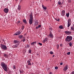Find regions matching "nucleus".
I'll use <instances>...</instances> for the list:
<instances>
[{
  "instance_id": "f257e3e1",
  "label": "nucleus",
  "mask_w": 74,
  "mask_h": 74,
  "mask_svg": "<svg viewBox=\"0 0 74 74\" xmlns=\"http://www.w3.org/2000/svg\"><path fill=\"white\" fill-rule=\"evenodd\" d=\"M1 66L5 71H7V65L4 62L1 63Z\"/></svg>"
},
{
  "instance_id": "f03ea898",
  "label": "nucleus",
  "mask_w": 74,
  "mask_h": 74,
  "mask_svg": "<svg viewBox=\"0 0 74 74\" xmlns=\"http://www.w3.org/2000/svg\"><path fill=\"white\" fill-rule=\"evenodd\" d=\"M73 39V37L71 36H68L66 37L65 39L66 41H68V42H70Z\"/></svg>"
},
{
  "instance_id": "7ed1b4c3",
  "label": "nucleus",
  "mask_w": 74,
  "mask_h": 74,
  "mask_svg": "<svg viewBox=\"0 0 74 74\" xmlns=\"http://www.w3.org/2000/svg\"><path fill=\"white\" fill-rule=\"evenodd\" d=\"M0 45L1 48L2 49H3V50H7V46H6L5 45H3L2 44H1Z\"/></svg>"
},
{
  "instance_id": "20e7f679",
  "label": "nucleus",
  "mask_w": 74,
  "mask_h": 74,
  "mask_svg": "<svg viewBox=\"0 0 74 74\" xmlns=\"http://www.w3.org/2000/svg\"><path fill=\"white\" fill-rule=\"evenodd\" d=\"M71 19L69 18L68 20V27H69L70 26H71Z\"/></svg>"
},
{
  "instance_id": "39448f33",
  "label": "nucleus",
  "mask_w": 74,
  "mask_h": 74,
  "mask_svg": "<svg viewBox=\"0 0 74 74\" xmlns=\"http://www.w3.org/2000/svg\"><path fill=\"white\" fill-rule=\"evenodd\" d=\"M64 33L67 35H71L72 34V32L71 31H66L64 32Z\"/></svg>"
},
{
  "instance_id": "423d86ee",
  "label": "nucleus",
  "mask_w": 74,
  "mask_h": 74,
  "mask_svg": "<svg viewBox=\"0 0 74 74\" xmlns=\"http://www.w3.org/2000/svg\"><path fill=\"white\" fill-rule=\"evenodd\" d=\"M21 34V32L20 31H18L16 32L14 34V36H17V35H20Z\"/></svg>"
},
{
  "instance_id": "0eeeda50",
  "label": "nucleus",
  "mask_w": 74,
  "mask_h": 74,
  "mask_svg": "<svg viewBox=\"0 0 74 74\" xmlns=\"http://www.w3.org/2000/svg\"><path fill=\"white\" fill-rule=\"evenodd\" d=\"M65 10H63L61 11V14L62 16H64V15H65Z\"/></svg>"
},
{
  "instance_id": "6e6552de",
  "label": "nucleus",
  "mask_w": 74,
  "mask_h": 74,
  "mask_svg": "<svg viewBox=\"0 0 74 74\" xmlns=\"http://www.w3.org/2000/svg\"><path fill=\"white\" fill-rule=\"evenodd\" d=\"M13 42L14 43V44H16L17 45L18 44V45H19V41L17 40H14Z\"/></svg>"
},
{
  "instance_id": "1a4fd4ad",
  "label": "nucleus",
  "mask_w": 74,
  "mask_h": 74,
  "mask_svg": "<svg viewBox=\"0 0 74 74\" xmlns=\"http://www.w3.org/2000/svg\"><path fill=\"white\" fill-rule=\"evenodd\" d=\"M67 69H68V65H66L64 67L63 70L64 71H66L67 70Z\"/></svg>"
},
{
  "instance_id": "9d476101",
  "label": "nucleus",
  "mask_w": 74,
  "mask_h": 74,
  "mask_svg": "<svg viewBox=\"0 0 74 74\" xmlns=\"http://www.w3.org/2000/svg\"><path fill=\"white\" fill-rule=\"evenodd\" d=\"M3 11L5 13H8V9L7 8H4Z\"/></svg>"
},
{
  "instance_id": "9b49d317",
  "label": "nucleus",
  "mask_w": 74,
  "mask_h": 74,
  "mask_svg": "<svg viewBox=\"0 0 74 74\" xmlns=\"http://www.w3.org/2000/svg\"><path fill=\"white\" fill-rule=\"evenodd\" d=\"M29 19H33V15L32 13H31V14L29 15Z\"/></svg>"
},
{
  "instance_id": "f8f14e48",
  "label": "nucleus",
  "mask_w": 74,
  "mask_h": 74,
  "mask_svg": "<svg viewBox=\"0 0 74 74\" xmlns=\"http://www.w3.org/2000/svg\"><path fill=\"white\" fill-rule=\"evenodd\" d=\"M48 40V38H45V39L42 41L43 43H45L46 41H47Z\"/></svg>"
},
{
  "instance_id": "ddd939ff",
  "label": "nucleus",
  "mask_w": 74,
  "mask_h": 74,
  "mask_svg": "<svg viewBox=\"0 0 74 74\" xmlns=\"http://www.w3.org/2000/svg\"><path fill=\"white\" fill-rule=\"evenodd\" d=\"M18 46H19V45H18V44L17 45L16 44L13 45L12 46V47L13 48H17Z\"/></svg>"
},
{
  "instance_id": "4468645a",
  "label": "nucleus",
  "mask_w": 74,
  "mask_h": 74,
  "mask_svg": "<svg viewBox=\"0 0 74 74\" xmlns=\"http://www.w3.org/2000/svg\"><path fill=\"white\" fill-rule=\"evenodd\" d=\"M49 36L51 38H53V34L52 33V32H51L49 34Z\"/></svg>"
},
{
  "instance_id": "2eb2a0df",
  "label": "nucleus",
  "mask_w": 74,
  "mask_h": 74,
  "mask_svg": "<svg viewBox=\"0 0 74 74\" xmlns=\"http://www.w3.org/2000/svg\"><path fill=\"white\" fill-rule=\"evenodd\" d=\"M29 23L30 24V25H31L33 23V19H29Z\"/></svg>"
},
{
  "instance_id": "dca6fc26",
  "label": "nucleus",
  "mask_w": 74,
  "mask_h": 74,
  "mask_svg": "<svg viewBox=\"0 0 74 74\" xmlns=\"http://www.w3.org/2000/svg\"><path fill=\"white\" fill-rule=\"evenodd\" d=\"M35 44H37V42L35 41L32 42L31 43V45H33V46H34Z\"/></svg>"
},
{
  "instance_id": "f3484780",
  "label": "nucleus",
  "mask_w": 74,
  "mask_h": 74,
  "mask_svg": "<svg viewBox=\"0 0 74 74\" xmlns=\"http://www.w3.org/2000/svg\"><path fill=\"white\" fill-rule=\"evenodd\" d=\"M42 7L45 11H46V10H47V7L45 6L44 5H42Z\"/></svg>"
},
{
  "instance_id": "a211bd4d",
  "label": "nucleus",
  "mask_w": 74,
  "mask_h": 74,
  "mask_svg": "<svg viewBox=\"0 0 74 74\" xmlns=\"http://www.w3.org/2000/svg\"><path fill=\"white\" fill-rule=\"evenodd\" d=\"M27 62L28 63V65H29V66H31L32 65V64L30 63V61H29V60H28Z\"/></svg>"
},
{
  "instance_id": "6ab92c4d",
  "label": "nucleus",
  "mask_w": 74,
  "mask_h": 74,
  "mask_svg": "<svg viewBox=\"0 0 74 74\" xmlns=\"http://www.w3.org/2000/svg\"><path fill=\"white\" fill-rule=\"evenodd\" d=\"M18 38L20 39H22L23 38V35H20L18 36Z\"/></svg>"
},
{
  "instance_id": "aec40b11",
  "label": "nucleus",
  "mask_w": 74,
  "mask_h": 74,
  "mask_svg": "<svg viewBox=\"0 0 74 74\" xmlns=\"http://www.w3.org/2000/svg\"><path fill=\"white\" fill-rule=\"evenodd\" d=\"M23 22L25 23V24H27V21L26 19H23Z\"/></svg>"
},
{
  "instance_id": "412c9836",
  "label": "nucleus",
  "mask_w": 74,
  "mask_h": 74,
  "mask_svg": "<svg viewBox=\"0 0 74 74\" xmlns=\"http://www.w3.org/2000/svg\"><path fill=\"white\" fill-rule=\"evenodd\" d=\"M3 56L5 58H8V56H7V54L5 53H4Z\"/></svg>"
},
{
  "instance_id": "4be33fe9",
  "label": "nucleus",
  "mask_w": 74,
  "mask_h": 74,
  "mask_svg": "<svg viewBox=\"0 0 74 74\" xmlns=\"http://www.w3.org/2000/svg\"><path fill=\"white\" fill-rule=\"evenodd\" d=\"M59 29H63V26L62 25H60L59 27Z\"/></svg>"
},
{
  "instance_id": "5701e85b",
  "label": "nucleus",
  "mask_w": 74,
  "mask_h": 74,
  "mask_svg": "<svg viewBox=\"0 0 74 74\" xmlns=\"http://www.w3.org/2000/svg\"><path fill=\"white\" fill-rule=\"evenodd\" d=\"M26 41V38H25V37H24V38L22 40V41L23 42H24Z\"/></svg>"
},
{
  "instance_id": "b1692460",
  "label": "nucleus",
  "mask_w": 74,
  "mask_h": 74,
  "mask_svg": "<svg viewBox=\"0 0 74 74\" xmlns=\"http://www.w3.org/2000/svg\"><path fill=\"white\" fill-rule=\"evenodd\" d=\"M20 72L21 74H23V72H24V71L22 70H21L20 71Z\"/></svg>"
},
{
  "instance_id": "393cba45",
  "label": "nucleus",
  "mask_w": 74,
  "mask_h": 74,
  "mask_svg": "<svg viewBox=\"0 0 74 74\" xmlns=\"http://www.w3.org/2000/svg\"><path fill=\"white\" fill-rule=\"evenodd\" d=\"M21 6L18 5V9L19 10L21 9Z\"/></svg>"
},
{
  "instance_id": "a878e982",
  "label": "nucleus",
  "mask_w": 74,
  "mask_h": 74,
  "mask_svg": "<svg viewBox=\"0 0 74 74\" xmlns=\"http://www.w3.org/2000/svg\"><path fill=\"white\" fill-rule=\"evenodd\" d=\"M71 29L72 30H73V32H74V27H71Z\"/></svg>"
},
{
  "instance_id": "bb28decb",
  "label": "nucleus",
  "mask_w": 74,
  "mask_h": 74,
  "mask_svg": "<svg viewBox=\"0 0 74 74\" xmlns=\"http://www.w3.org/2000/svg\"><path fill=\"white\" fill-rule=\"evenodd\" d=\"M66 16L68 17H69V13H66Z\"/></svg>"
},
{
  "instance_id": "cd10ccee",
  "label": "nucleus",
  "mask_w": 74,
  "mask_h": 74,
  "mask_svg": "<svg viewBox=\"0 0 74 74\" xmlns=\"http://www.w3.org/2000/svg\"><path fill=\"white\" fill-rule=\"evenodd\" d=\"M72 43H71V42H70L69 44L70 47H71L72 46Z\"/></svg>"
},
{
  "instance_id": "c85d7f7f",
  "label": "nucleus",
  "mask_w": 74,
  "mask_h": 74,
  "mask_svg": "<svg viewBox=\"0 0 74 74\" xmlns=\"http://www.w3.org/2000/svg\"><path fill=\"white\" fill-rule=\"evenodd\" d=\"M28 52L30 53H32V50L29 49L28 51Z\"/></svg>"
},
{
  "instance_id": "c756f323",
  "label": "nucleus",
  "mask_w": 74,
  "mask_h": 74,
  "mask_svg": "<svg viewBox=\"0 0 74 74\" xmlns=\"http://www.w3.org/2000/svg\"><path fill=\"white\" fill-rule=\"evenodd\" d=\"M50 53L51 55H53V51H51L50 52Z\"/></svg>"
},
{
  "instance_id": "7c9ffc66",
  "label": "nucleus",
  "mask_w": 74,
  "mask_h": 74,
  "mask_svg": "<svg viewBox=\"0 0 74 74\" xmlns=\"http://www.w3.org/2000/svg\"><path fill=\"white\" fill-rule=\"evenodd\" d=\"M58 4H59V5H61V3L60 2V1H59L58 2Z\"/></svg>"
},
{
  "instance_id": "2f4dec72",
  "label": "nucleus",
  "mask_w": 74,
  "mask_h": 74,
  "mask_svg": "<svg viewBox=\"0 0 74 74\" xmlns=\"http://www.w3.org/2000/svg\"><path fill=\"white\" fill-rule=\"evenodd\" d=\"M26 66L27 69H29L30 68V67L28 66L27 65H26Z\"/></svg>"
},
{
  "instance_id": "473e14b6",
  "label": "nucleus",
  "mask_w": 74,
  "mask_h": 74,
  "mask_svg": "<svg viewBox=\"0 0 74 74\" xmlns=\"http://www.w3.org/2000/svg\"><path fill=\"white\" fill-rule=\"evenodd\" d=\"M29 47H30V45H29L27 44L26 45V47L27 48H29Z\"/></svg>"
},
{
  "instance_id": "72a5a7b5",
  "label": "nucleus",
  "mask_w": 74,
  "mask_h": 74,
  "mask_svg": "<svg viewBox=\"0 0 74 74\" xmlns=\"http://www.w3.org/2000/svg\"><path fill=\"white\" fill-rule=\"evenodd\" d=\"M49 30H51V31H52V28H49Z\"/></svg>"
},
{
  "instance_id": "f704fd0d",
  "label": "nucleus",
  "mask_w": 74,
  "mask_h": 74,
  "mask_svg": "<svg viewBox=\"0 0 74 74\" xmlns=\"http://www.w3.org/2000/svg\"><path fill=\"white\" fill-rule=\"evenodd\" d=\"M38 28H40L41 27V25H39L38 26Z\"/></svg>"
},
{
  "instance_id": "c9c22d12",
  "label": "nucleus",
  "mask_w": 74,
  "mask_h": 74,
  "mask_svg": "<svg viewBox=\"0 0 74 74\" xmlns=\"http://www.w3.org/2000/svg\"><path fill=\"white\" fill-rule=\"evenodd\" d=\"M58 69V67L57 66H56L55 67V70H57V69Z\"/></svg>"
},
{
  "instance_id": "e433bc0d",
  "label": "nucleus",
  "mask_w": 74,
  "mask_h": 74,
  "mask_svg": "<svg viewBox=\"0 0 74 74\" xmlns=\"http://www.w3.org/2000/svg\"><path fill=\"white\" fill-rule=\"evenodd\" d=\"M37 24H38V23H37V22H36L35 23V26H36L37 25Z\"/></svg>"
},
{
  "instance_id": "4c0bfd02",
  "label": "nucleus",
  "mask_w": 74,
  "mask_h": 74,
  "mask_svg": "<svg viewBox=\"0 0 74 74\" xmlns=\"http://www.w3.org/2000/svg\"><path fill=\"white\" fill-rule=\"evenodd\" d=\"M38 44H39V45H41H41H42V44L40 42H39L38 43Z\"/></svg>"
},
{
  "instance_id": "58836bf2",
  "label": "nucleus",
  "mask_w": 74,
  "mask_h": 74,
  "mask_svg": "<svg viewBox=\"0 0 74 74\" xmlns=\"http://www.w3.org/2000/svg\"><path fill=\"white\" fill-rule=\"evenodd\" d=\"M67 55H69L70 54V52H69L67 53Z\"/></svg>"
},
{
  "instance_id": "ea45409f",
  "label": "nucleus",
  "mask_w": 74,
  "mask_h": 74,
  "mask_svg": "<svg viewBox=\"0 0 74 74\" xmlns=\"http://www.w3.org/2000/svg\"><path fill=\"white\" fill-rule=\"evenodd\" d=\"M16 67H15V65L13 66V69H16Z\"/></svg>"
},
{
  "instance_id": "a19ab883",
  "label": "nucleus",
  "mask_w": 74,
  "mask_h": 74,
  "mask_svg": "<svg viewBox=\"0 0 74 74\" xmlns=\"http://www.w3.org/2000/svg\"><path fill=\"white\" fill-rule=\"evenodd\" d=\"M60 47H63V44H60Z\"/></svg>"
},
{
  "instance_id": "79ce46f5",
  "label": "nucleus",
  "mask_w": 74,
  "mask_h": 74,
  "mask_svg": "<svg viewBox=\"0 0 74 74\" xmlns=\"http://www.w3.org/2000/svg\"><path fill=\"white\" fill-rule=\"evenodd\" d=\"M69 3H71V0H68Z\"/></svg>"
},
{
  "instance_id": "37998d69",
  "label": "nucleus",
  "mask_w": 74,
  "mask_h": 74,
  "mask_svg": "<svg viewBox=\"0 0 74 74\" xmlns=\"http://www.w3.org/2000/svg\"><path fill=\"white\" fill-rule=\"evenodd\" d=\"M57 21L58 22H59V21H60V19L58 18V19L57 20Z\"/></svg>"
},
{
  "instance_id": "c03bdc74",
  "label": "nucleus",
  "mask_w": 74,
  "mask_h": 74,
  "mask_svg": "<svg viewBox=\"0 0 74 74\" xmlns=\"http://www.w3.org/2000/svg\"><path fill=\"white\" fill-rule=\"evenodd\" d=\"M63 65V63L61 62L60 63V65Z\"/></svg>"
},
{
  "instance_id": "a18cd8bd",
  "label": "nucleus",
  "mask_w": 74,
  "mask_h": 74,
  "mask_svg": "<svg viewBox=\"0 0 74 74\" xmlns=\"http://www.w3.org/2000/svg\"><path fill=\"white\" fill-rule=\"evenodd\" d=\"M57 48L58 49H59V45H58V46L57 47Z\"/></svg>"
},
{
  "instance_id": "49530a36",
  "label": "nucleus",
  "mask_w": 74,
  "mask_h": 74,
  "mask_svg": "<svg viewBox=\"0 0 74 74\" xmlns=\"http://www.w3.org/2000/svg\"><path fill=\"white\" fill-rule=\"evenodd\" d=\"M36 29H38V27H36Z\"/></svg>"
},
{
  "instance_id": "de8ad7c7",
  "label": "nucleus",
  "mask_w": 74,
  "mask_h": 74,
  "mask_svg": "<svg viewBox=\"0 0 74 74\" xmlns=\"http://www.w3.org/2000/svg\"><path fill=\"white\" fill-rule=\"evenodd\" d=\"M36 55H37V56H39V53H37Z\"/></svg>"
},
{
  "instance_id": "09e8293b",
  "label": "nucleus",
  "mask_w": 74,
  "mask_h": 74,
  "mask_svg": "<svg viewBox=\"0 0 74 74\" xmlns=\"http://www.w3.org/2000/svg\"><path fill=\"white\" fill-rule=\"evenodd\" d=\"M22 29H24V26H23L22 27Z\"/></svg>"
},
{
  "instance_id": "8fccbe9b",
  "label": "nucleus",
  "mask_w": 74,
  "mask_h": 74,
  "mask_svg": "<svg viewBox=\"0 0 74 74\" xmlns=\"http://www.w3.org/2000/svg\"><path fill=\"white\" fill-rule=\"evenodd\" d=\"M72 74H74V72H72L71 73Z\"/></svg>"
},
{
  "instance_id": "3c124183",
  "label": "nucleus",
  "mask_w": 74,
  "mask_h": 74,
  "mask_svg": "<svg viewBox=\"0 0 74 74\" xmlns=\"http://www.w3.org/2000/svg\"><path fill=\"white\" fill-rule=\"evenodd\" d=\"M49 74H52V72H50V73H49Z\"/></svg>"
},
{
  "instance_id": "603ef678",
  "label": "nucleus",
  "mask_w": 74,
  "mask_h": 74,
  "mask_svg": "<svg viewBox=\"0 0 74 74\" xmlns=\"http://www.w3.org/2000/svg\"><path fill=\"white\" fill-rule=\"evenodd\" d=\"M18 23H20V21H18Z\"/></svg>"
},
{
  "instance_id": "864d4df0",
  "label": "nucleus",
  "mask_w": 74,
  "mask_h": 74,
  "mask_svg": "<svg viewBox=\"0 0 74 74\" xmlns=\"http://www.w3.org/2000/svg\"><path fill=\"white\" fill-rule=\"evenodd\" d=\"M49 0H46V1H49Z\"/></svg>"
},
{
  "instance_id": "5fc2aeb1",
  "label": "nucleus",
  "mask_w": 74,
  "mask_h": 74,
  "mask_svg": "<svg viewBox=\"0 0 74 74\" xmlns=\"http://www.w3.org/2000/svg\"><path fill=\"white\" fill-rule=\"evenodd\" d=\"M53 57H55V55H53Z\"/></svg>"
},
{
  "instance_id": "6e6d98bb",
  "label": "nucleus",
  "mask_w": 74,
  "mask_h": 74,
  "mask_svg": "<svg viewBox=\"0 0 74 74\" xmlns=\"http://www.w3.org/2000/svg\"><path fill=\"white\" fill-rule=\"evenodd\" d=\"M29 60H30V61H31V60H31V59H29Z\"/></svg>"
},
{
  "instance_id": "4d7b16f0",
  "label": "nucleus",
  "mask_w": 74,
  "mask_h": 74,
  "mask_svg": "<svg viewBox=\"0 0 74 74\" xmlns=\"http://www.w3.org/2000/svg\"><path fill=\"white\" fill-rule=\"evenodd\" d=\"M55 19H56V21H57V20H58L57 19H56V18H55Z\"/></svg>"
},
{
  "instance_id": "13d9d810",
  "label": "nucleus",
  "mask_w": 74,
  "mask_h": 74,
  "mask_svg": "<svg viewBox=\"0 0 74 74\" xmlns=\"http://www.w3.org/2000/svg\"><path fill=\"white\" fill-rule=\"evenodd\" d=\"M32 65H33L34 64H33V63H32Z\"/></svg>"
},
{
  "instance_id": "bf43d9fd",
  "label": "nucleus",
  "mask_w": 74,
  "mask_h": 74,
  "mask_svg": "<svg viewBox=\"0 0 74 74\" xmlns=\"http://www.w3.org/2000/svg\"><path fill=\"white\" fill-rule=\"evenodd\" d=\"M9 73H10V71H9Z\"/></svg>"
},
{
  "instance_id": "052dcab7",
  "label": "nucleus",
  "mask_w": 74,
  "mask_h": 74,
  "mask_svg": "<svg viewBox=\"0 0 74 74\" xmlns=\"http://www.w3.org/2000/svg\"><path fill=\"white\" fill-rule=\"evenodd\" d=\"M51 0H50V1H51Z\"/></svg>"
},
{
  "instance_id": "680f3d73",
  "label": "nucleus",
  "mask_w": 74,
  "mask_h": 74,
  "mask_svg": "<svg viewBox=\"0 0 74 74\" xmlns=\"http://www.w3.org/2000/svg\"><path fill=\"white\" fill-rule=\"evenodd\" d=\"M3 41H4V40H3Z\"/></svg>"
},
{
  "instance_id": "e2e57ef3",
  "label": "nucleus",
  "mask_w": 74,
  "mask_h": 74,
  "mask_svg": "<svg viewBox=\"0 0 74 74\" xmlns=\"http://www.w3.org/2000/svg\"><path fill=\"white\" fill-rule=\"evenodd\" d=\"M0 53H1V51H0Z\"/></svg>"
}]
</instances>
